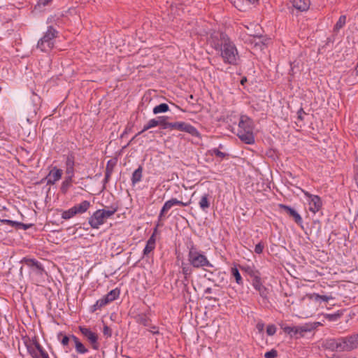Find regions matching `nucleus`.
Masks as SVG:
<instances>
[{
    "label": "nucleus",
    "instance_id": "f257e3e1",
    "mask_svg": "<svg viewBox=\"0 0 358 358\" xmlns=\"http://www.w3.org/2000/svg\"><path fill=\"white\" fill-rule=\"evenodd\" d=\"M210 45L218 51L222 61L226 64L236 66L240 59L238 51L234 43L223 33L213 35L209 40Z\"/></svg>",
    "mask_w": 358,
    "mask_h": 358
},
{
    "label": "nucleus",
    "instance_id": "f03ea898",
    "mask_svg": "<svg viewBox=\"0 0 358 358\" xmlns=\"http://www.w3.org/2000/svg\"><path fill=\"white\" fill-rule=\"evenodd\" d=\"M253 121L247 115H241L238 122L237 136L241 141L252 145L255 143Z\"/></svg>",
    "mask_w": 358,
    "mask_h": 358
},
{
    "label": "nucleus",
    "instance_id": "7ed1b4c3",
    "mask_svg": "<svg viewBox=\"0 0 358 358\" xmlns=\"http://www.w3.org/2000/svg\"><path fill=\"white\" fill-rule=\"evenodd\" d=\"M187 260L194 268L213 267V265L209 262L204 253L194 246H192L189 250Z\"/></svg>",
    "mask_w": 358,
    "mask_h": 358
},
{
    "label": "nucleus",
    "instance_id": "20e7f679",
    "mask_svg": "<svg viewBox=\"0 0 358 358\" xmlns=\"http://www.w3.org/2000/svg\"><path fill=\"white\" fill-rule=\"evenodd\" d=\"M117 210V208L113 206L110 210L99 209L88 218V223L92 229H98L106 222V219L113 216Z\"/></svg>",
    "mask_w": 358,
    "mask_h": 358
},
{
    "label": "nucleus",
    "instance_id": "39448f33",
    "mask_svg": "<svg viewBox=\"0 0 358 358\" xmlns=\"http://www.w3.org/2000/svg\"><path fill=\"white\" fill-rule=\"evenodd\" d=\"M57 34L58 32L52 26L48 27L43 36L38 41L37 48L42 52L50 51L54 47L55 39L57 38Z\"/></svg>",
    "mask_w": 358,
    "mask_h": 358
},
{
    "label": "nucleus",
    "instance_id": "423d86ee",
    "mask_svg": "<svg viewBox=\"0 0 358 358\" xmlns=\"http://www.w3.org/2000/svg\"><path fill=\"white\" fill-rule=\"evenodd\" d=\"M169 129L185 131L195 137L200 136V133L194 126L185 122H171Z\"/></svg>",
    "mask_w": 358,
    "mask_h": 358
},
{
    "label": "nucleus",
    "instance_id": "0eeeda50",
    "mask_svg": "<svg viewBox=\"0 0 358 358\" xmlns=\"http://www.w3.org/2000/svg\"><path fill=\"white\" fill-rule=\"evenodd\" d=\"M79 330L85 338L91 345L92 348L96 350H99L100 345L98 341V334L92 331L90 328L85 327H79Z\"/></svg>",
    "mask_w": 358,
    "mask_h": 358
},
{
    "label": "nucleus",
    "instance_id": "6e6552de",
    "mask_svg": "<svg viewBox=\"0 0 358 358\" xmlns=\"http://www.w3.org/2000/svg\"><path fill=\"white\" fill-rule=\"evenodd\" d=\"M304 195L308 201L309 210L313 213L318 212L322 207L321 199L317 195H313L308 192L303 190Z\"/></svg>",
    "mask_w": 358,
    "mask_h": 358
},
{
    "label": "nucleus",
    "instance_id": "1a4fd4ad",
    "mask_svg": "<svg viewBox=\"0 0 358 358\" xmlns=\"http://www.w3.org/2000/svg\"><path fill=\"white\" fill-rule=\"evenodd\" d=\"M282 329L285 333L290 335L291 337L296 336L299 335L300 337L303 336V334L308 331V329L304 326H296V327H284Z\"/></svg>",
    "mask_w": 358,
    "mask_h": 358
},
{
    "label": "nucleus",
    "instance_id": "9d476101",
    "mask_svg": "<svg viewBox=\"0 0 358 358\" xmlns=\"http://www.w3.org/2000/svg\"><path fill=\"white\" fill-rule=\"evenodd\" d=\"M63 171L62 169L54 166L46 176L47 184L54 185L62 178Z\"/></svg>",
    "mask_w": 358,
    "mask_h": 358
},
{
    "label": "nucleus",
    "instance_id": "9b49d317",
    "mask_svg": "<svg viewBox=\"0 0 358 358\" xmlns=\"http://www.w3.org/2000/svg\"><path fill=\"white\" fill-rule=\"evenodd\" d=\"M23 262L32 269L33 272L38 275H42L45 271L42 264L34 259L24 258Z\"/></svg>",
    "mask_w": 358,
    "mask_h": 358
},
{
    "label": "nucleus",
    "instance_id": "f8f14e48",
    "mask_svg": "<svg viewBox=\"0 0 358 358\" xmlns=\"http://www.w3.org/2000/svg\"><path fill=\"white\" fill-rule=\"evenodd\" d=\"M346 352L358 348V333L344 336Z\"/></svg>",
    "mask_w": 358,
    "mask_h": 358
},
{
    "label": "nucleus",
    "instance_id": "ddd939ff",
    "mask_svg": "<svg viewBox=\"0 0 358 358\" xmlns=\"http://www.w3.org/2000/svg\"><path fill=\"white\" fill-rule=\"evenodd\" d=\"M252 286L253 287L259 292V295L264 298L266 299L268 295L267 289L263 285L260 277L256 275L252 279Z\"/></svg>",
    "mask_w": 358,
    "mask_h": 358
},
{
    "label": "nucleus",
    "instance_id": "4468645a",
    "mask_svg": "<svg viewBox=\"0 0 358 358\" xmlns=\"http://www.w3.org/2000/svg\"><path fill=\"white\" fill-rule=\"evenodd\" d=\"M279 207L280 209L284 210L290 217H293L296 224H302L303 220L301 215L294 208L284 204H280Z\"/></svg>",
    "mask_w": 358,
    "mask_h": 358
},
{
    "label": "nucleus",
    "instance_id": "2eb2a0df",
    "mask_svg": "<svg viewBox=\"0 0 358 358\" xmlns=\"http://www.w3.org/2000/svg\"><path fill=\"white\" fill-rule=\"evenodd\" d=\"M155 233H153L146 243L145 247L143 250V255L148 256L155 248Z\"/></svg>",
    "mask_w": 358,
    "mask_h": 358
},
{
    "label": "nucleus",
    "instance_id": "dca6fc26",
    "mask_svg": "<svg viewBox=\"0 0 358 358\" xmlns=\"http://www.w3.org/2000/svg\"><path fill=\"white\" fill-rule=\"evenodd\" d=\"M210 199L211 196L208 193L203 194L201 196V199L199 200V206L203 211L206 212L207 210L210 208Z\"/></svg>",
    "mask_w": 358,
    "mask_h": 358
},
{
    "label": "nucleus",
    "instance_id": "f3484780",
    "mask_svg": "<svg viewBox=\"0 0 358 358\" xmlns=\"http://www.w3.org/2000/svg\"><path fill=\"white\" fill-rule=\"evenodd\" d=\"M71 339L75 344L76 351L78 354H85L88 352V349L82 343V342L74 335H71Z\"/></svg>",
    "mask_w": 358,
    "mask_h": 358
},
{
    "label": "nucleus",
    "instance_id": "a211bd4d",
    "mask_svg": "<svg viewBox=\"0 0 358 358\" xmlns=\"http://www.w3.org/2000/svg\"><path fill=\"white\" fill-rule=\"evenodd\" d=\"M292 6L300 11H305L309 8L310 1L309 0H293Z\"/></svg>",
    "mask_w": 358,
    "mask_h": 358
},
{
    "label": "nucleus",
    "instance_id": "6ab92c4d",
    "mask_svg": "<svg viewBox=\"0 0 358 358\" xmlns=\"http://www.w3.org/2000/svg\"><path fill=\"white\" fill-rule=\"evenodd\" d=\"M90 207V201L85 200L83 201L80 203L76 204L73 206L74 210L76 211V215L77 214H83L87 211V210Z\"/></svg>",
    "mask_w": 358,
    "mask_h": 358
},
{
    "label": "nucleus",
    "instance_id": "aec40b11",
    "mask_svg": "<svg viewBox=\"0 0 358 358\" xmlns=\"http://www.w3.org/2000/svg\"><path fill=\"white\" fill-rule=\"evenodd\" d=\"M322 347L325 350L335 351V338H329L322 341Z\"/></svg>",
    "mask_w": 358,
    "mask_h": 358
},
{
    "label": "nucleus",
    "instance_id": "412c9836",
    "mask_svg": "<svg viewBox=\"0 0 358 358\" xmlns=\"http://www.w3.org/2000/svg\"><path fill=\"white\" fill-rule=\"evenodd\" d=\"M335 351L346 352L344 336L335 338Z\"/></svg>",
    "mask_w": 358,
    "mask_h": 358
},
{
    "label": "nucleus",
    "instance_id": "4be33fe9",
    "mask_svg": "<svg viewBox=\"0 0 358 358\" xmlns=\"http://www.w3.org/2000/svg\"><path fill=\"white\" fill-rule=\"evenodd\" d=\"M142 173L143 168L141 166L134 171L131 176V182L133 185H136V183L139 182L141 180L143 176Z\"/></svg>",
    "mask_w": 358,
    "mask_h": 358
},
{
    "label": "nucleus",
    "instance_id": "5701e85b",
    "mask_svg": "<svg viewBox=\"0 0 358 358\" xmlns=\"http://www.w3.org/2000/svg\"><path fill=\"white\" fill-rule=\"evenodd\" d=\"M137 323L141 324L145 327H149L150 319L144 313L138 314L135 317Z\"/></svg>",
    "mask_w": 358,
    "mask_h": 358
},
{
    "label": "nucleus",
    "instance_id": "b1692460",
    "mask_svg": "<svg viewBox=\"0 0 358 358\" xmlns=\"http://www.w3.org/2000/svg\"><path fill=\"white\" fill-rule=\"evenodd\" d=\"M157 126H159L157 118L151 119L148 122V123L144 125L143 129L141 131H139L138 134H136V136L141 135L145 131H147L151 128L155 127Z\"/></svg>",
    "mask_w": 358,
    "mask_h": 358
},
{
    "label": "nucleus",
    "instance_id": "393cba45",
    "mask_svg": "<svg viewBox=\"0 0 358 358\" xmlns=\"http://www.w3.org/2000/svg\"><path fill=\"white\" fill-rule=\"evenodd\" d=\"M173 206H174L173 199L166 201L160 210L159 219H162V217L164 216L165 213H167Z\"/></svg>",
    "mask_w": 358,
    "mask_h": 358
},
{
    "label": "nucleus",
    "instance_id": "a878e982",
    "mask_svg": "<svg viewBox=\"0 0 358 358\" xmlns=\"http://www.w3.org/2000/svg\"><path fill=\"white\" fill-rule=\"evenodd\" d=\"M31 342L33 344L34 347L35 348L36 352H38L43 358H50L48 353L43 350V347L36 339L33 340Z\"/></svg>",
    "mask_w": 358,
    "mask_h": 358
},
{
    "label": "nucleus",
    "instance_id": "bb28decb",
    "mask_svg": "<svg viewBox=\"0 0 358 358\" xmlns=\"http://www.w3.org/2000/svg\"><path fill=\"white\" fill-rule=\"evenodd\" d=\"M169 117L168 116H159L157 117L159 125H160L163 129H169L170 127L171 122L168 121Z\"/></svg>",
    "mask_w": 358,
    "mask_h": 358
},
{
    "label": "nucleus",
    "instance_id": "cd10ccee",
    "mask_svg": "<svg viewBox=\"0 0 358 358\" xmlns=\"http://www.w3.org/2000/svg\"><path fill=\"white\" fill-rule=\"evenodd\" d=\"M120 291L117 289H115L109 292L104 297L107 299L108 303L113 301L119 297Z\"/></svg>",
    "mask_w": 358,
    "mask_h": 358
},
{
    "label": "nucleus",
    "instance_id": "c85d7f7f",
    "mask_svg": "<svg viewBox=\"0 0 358 358\" xmlns=\"http://www.w3.org/2000/svg\"><path fill=\"white\" fill-rule=\"evenodd\" d=\"M108 303H109L108 301L103 296L101 299L97 300L96 303L93 305L92 311L100 310L102 307L105 306Z\"/></svg>",
    "mask_w": 358,
    "mask_h": 358
},
{
    "label": "nucleus",
    "instance_id": "c756f323",
    "mask_svg": "<svg viewBox=\"0 0 358 358\" xmlns=\"http://www.w3.org/2000/svg\"><path fill=\"white\" fill-rule=\"evenodd\" d=\"M169 110V107L168 104H166L165 103H161V104H159L158 106H156L153 108L152 112H153V113L155 115H156V114H158V113H166Z\"/></svg>",
    "mask_w": 358,
    "mask_h": 358
},
{
    "label": "nucleus",
    "instance_id": "7c9ffc66",
    "mask_svg": "<svg viewBox=\"0 0 358 358\" xmlns=\"http://www.w3.org/2000/svg\"><path fill=\"white\" fill-rule=\"evenodd\" d=\"M75 215H76V211L74 210L73 208L71 207L66 210H62L61 217L64 220H69L73 217Z\"/></svg>",
    "mask_w": 358,
    "mask_h": 358
},
{
    "label": "nucleus",
    "instance_id": "2f4dec72",
    "mask_svg": "<svg viewBox=\"0 0 358 358\" xmlns=\"http://www.w3.org/2000/svg\"><path fill=\"white\" fill-rule=\"evenodd\" d=\"M231 275L235 278L236 282L238 285H243V280L239 273L238 269L235 266L231 268Z\"/></svg>",
    "mask_w": 358,
    "mask_h": 358
},
{
    "label": "nucleus",
    "instance_id": "473e14b6",
    "mask_svg": "<svg viewBox=\"0 0 358 358\" xmlns=\"http://www.w3.org/2000/svg\"><path fill=\"white\" fill-rule=\"evenodd\" d=\"M346 23V15L340 16L338 20L336 23L334 30V31H338L341 29H342Z\"/></svg>",
    "mask_w": 358,
    "mask_h": 358
},
{
    "label": "nucleus",
    "instance_id": "72a5a7b5",
    "mask_svg": "<svg viewBox=\"0 0 358 358\" xmlns=\"http://www.w3.org/2000/svg\"><path fill=\"white\" fill-rule=\"evenodd\" d=\"M72 180V178L66 177L65 180L62 182L61 186V191L63 193H66L67 192V190L71 185Z\"/></svg>",
    "mask_w": 358,
    "mask_h": 358
},
{
    "label": "nucleus",
    "instance_id": "f704fd0d",
    "mask_svg": "<svg viewBox=\"0 0 358 358\" xmlns=\"http://www.w3.org/2000/svg\"><path fill=\"white\" fill-rule=\"evenodd\" d=\"M65 165H66V167H74L75 157L73 153H70L66 155Z\"/></svg>",
    "mask_w": 358,
    "mask_h": 358
},
{
    "label": "nucleus",
    "instance_id": "c9c22d12",
    "mask_svg": "<svg viewBox=\"0 0 358 358\" xmlns=\"http://www.w3.org/2000/svg\"><path fill=\"white\" fill-rule=\"evenodd\" d=\"M26 346L28 352L33 358H38V354L36 352L31 342H29V343L26 344Z\"/></svg>",
    "mask_w": 358,
    "mask_h": 358
},
{
    "label": "nucleus",
    "instance_id": "e433bc0d",
    "mask_svg": "<svg viewBox=\"0 0 358 358\" xmlns=\"http://www.w3.org/2000/svg\"><path fill=\"white\" fill-rule=\"evenodd\" d=\"M341 315L342 313L338 311L337 313L333 314H326L324 317L330 322H336L341 317Z\"/></svg>",
    "mask_w": 358,
    "mask_h": 358
},
{
    "label": "nucleus",
    "instance_id": "4c0bfd02",
    "mask_svg": "<svg viewBox=\"0 0 358 358\" xmlns=\"http://www.w3.org/2000/svg\"><path fill=\"white\" fill-rule=\"evenodd\" d=\"M313 298L315 301H323L325 302H328L329 300L333 299V297L331 296H327V295H320L319 294H313Z\"/></svg>",
    "mask_w": 358,
    "mask_h": 358
},
{
    "label": "nucleus",
    "instance_id": "58836bf2",
    "mask_svg": "<svg viewBox=\"0 0 358 358\" xmlns=\"http://www.w3.org/2000/svg\"><path fill=\"white\" fill-rule=\"evenodd\" d=\"M193 272V267L192 265H189L187 267L182 268V273L184 275L185 279L187 280Z\"/></svg>",
    "mask_w": 358,
    "mask_h": 358
},
{
    "label": "nucleus",
    "instance_id": "ea45409f",
    "mask_svg": "<svg viewBox=\"0 0 358 358\" xmlns=\"http://www.w3.org/2000/svg\"><path fill=\"white\" fill-rule=\"evenodd\" d=\"M212 155H214L215 157L220 158L221 159L225 158L228 155L225 152H221L217 148H213L210 150Z\"/></svg>",
    "mask_w": 358,
    "mask_h": 358
},
{
    "label": "nucleus",
    "instance_id": "a19ab883",
    "mask_svg": "<svg viewBox=\"0 0 358 358\" xmlns=\"http://www.w3.org/2000/svg\"><path fill=\"white\" fill-rule=\"evenodd\" d=\"M59 337H62L60 342L63 346H66L69 343V340L71 339V336L64 335L62 333L58 334V338Z\"/></svg>",
    "mask_w": 358,
    "mask_h": 358
},
{
    "label": "nucleus",
    "instance_id": "79ce46f5",
    "mask_svg": "<svg viewBox=\"0 0 358 358\" xmlns=\"http://www.w3.org/2000/svg\"><path fill=\"white\" fill-rule=\"evenodd\" d=\"M277 328L274 324H269L266 328V334L268 336H273L276 333Z\"/></svg>",
    "mask_w": 358,
    "mask_h": 358
},
{
    "label": "nucleus",
    "instance_id": "37998d69",
    "mask_svg": "<svg viewBox=\"0 0 358 358\" xmlns=\"http://www.w3.org/2000/svg\"><path fill=\"white\" fill-rule=\"evenodd\" d=\"M112 172H113L112 169H110L108 167V166H107L106 169L105 178L103 180L104 183H107L109 181V179L112 174Z\"/></svg>",
    "mask_w": 358,
    "mask_h": 358
},
{
    "label": "nucleus",
    "instance_id": "c03bdc74",
    "mask_svg": "<svg viewBox=\"0 0 358 358\" xmlns=\"http://www.w3.org/2000/svg\"><path fill=\"white\" fill-rule=\"evenodd\" d=\"M278 356V352L275 349H272L271 350L267 352L264 355L265 358H275Z\"/></svg>",
    "mask_w": 358,
    "mask_h": 358
},
{
    "label": "nucleus",
    "instance_id": "a18cd8bd",
    "mask_svg": "<svg viewBox=\"0 0 358 358\" xmlns=\"http://www.w3.org/2000/svg\"><path fill=\"white\" fill-rule=\"evenodd\" d=\"M74 167H66V173L67 178H72L74 177Z\"/></svg>",
    "mask_w": 358,
    "mask_h": 358
},
{
    "label": "nucleus",
    "instance_id": "49530a36",
    "mask_svg": "<svg viewBox=\"0 0 358 358\" xmlns=\"http://www.w3.org/2000/svg\"><path fill=\"white\" fill-rule=\"evenodd\" d=\"M103 334L106 337H110L112 336V329L107 325H104L103 328Z\"/></svg>",
    "mask_w": 358,
    "mask_h": 358
},
{
    "label": "nucleus",
    "instance_id": "de8ad7c7",
    "mask_svg": "<svg viewBox=\"0 0 358 358\" xmlns=\"http://www.w3.org/2000/svg\"><path fill=\"white\" fill-rule=\"evenodd\" d=\"M264 248V245L262 243H259L255 247V252L257 254H261Z\"/></svg>",
    "mask_w": 358,
    "mask_h": 358
},
{
    "label": "nucleus",
    "instance_id": "09e8293b",
    "mask_svg": "<svg viewBox=\"0 0 358 358\" xmlns=\"http://www.w3.org/2000/svg\"><path fill=\"white\" fill-rule=\"evenodd\" d=\"M148 327L150 328L148 331L150 332H151L152 334L155 335V334H159L158 327L155 326V325H151V324L150 323V326Z\"/></svg>",
    "mask_w": 358,
    "mask_h": 358
},
{
    "label": "nucleus",
    "instance_id": "8fccbe9b",
    "mask_svg": "<svg viewBox=\"0 0 358 358\" xmlns=\"http://www.w3.org/2000/svg\"><path fill=\"white\" fill-rule=\"evenodd\" d=\"M173 201L174 206L178 205V206H187L189 203V202H185V203L182 202L181 201L178 200L176 198H173Z\"/></svg>",
    "mask_w": 358,
    "mask_h": 358
},
{
    "label": "nucleus",
    "instance_id": "3c124183",
    "mask_svg": "<svg viewBox=\"0 0 358 358\" xmlns=\"http://www.w3.org/2000/svg\"><path fill=\"white\" fill-rule=\"evenodd\" d=\"M256 327L259 332H262L264 329V324L262 322H259L257 324Z\"/></svg>",
    "mask_w": 358,
    "mask_h": 358
},
{
    "label": "nucleus",
    "instance_id": "603ef678",
    "mask_svg": "<svg viewBox=\"0 0 358 358\" xmlns=\"http://www.w3.org/2000/svg\"><path fill=\"white\" fill-rule=\"evenodd\" d=\"M303 114H305V112L303 111V108H300L298 112V119L302 120H303Z\"/></svg>",
    "mask_w": 358,
    "mask_h": 358
},
{
    "label": "nucleus",
    "instance_id": "864d4df0",
    "mask_svg": "<svg viewBox=\"0 0 358 358\" xmlns=\"http://www.w3.org/2000/svg\"><path fill=\"white\" fill-rule=\"evenodd\" d=\"M31 226H32L31 224H24L22 222L20 229L27 230V229H29L30 227H31Z\"/></svg>",
    "mask_w": 358,
    "mask_h": 358
},
{
    "label": "nucleus",
    "instance_id": "5fc2aeb1",
    "mask_svg": "<svg viewBox=\"0 0 358 358\" xmlns=\"http://www.w3.org/2000/svg\"><path fill=\"white\" fill-rule=\"evenodd\" d=\"M1 222L4 223V224H8L10 226H13V224H14V221L13 220H1Z\"/></svg>",
    "mask_w": 358,
    "mask_h": 358
},
{
    "label": "nucleus",
    "instance_id": "6e6d98bb",
    "mask_svg": "<svg viewBox=\"0 0 358 358\" xmlns=\"http://www.w3.org/2000/svg\"><path fill=\"white\" fill-rule=\"evenodd\" d=\"M189 265H190L189 262H188V263H186V262L182 261L180 268H185V267L188 266Z\"/></svg>",
    "mask_w": 358,
    "mask_h": 358
},
{
    "label": "nucleus",
    "instance_id": "4d7b16f0",
    "mask_svg": "<svg viewBox=\"0 0 358 358\" xmlns=\"http://www.w3.org/2000/svg\"><path fill=\"white\" fill-rule=\"evenodd\" d=\"M51 0H40V2L43 4V5H46L49 1H50Z\"/></svg>",
    "mask_w": 358,
    "mask_h": 358
},
{
    "label": "nucleus",
    "instance_id": "13d9d810",
    "mask_svg": "<svg viewBox=\"0 0 358 358\" xmlns=\"http://www.w3.org/2000/svg\"><path fill=\"white\" fill-rule=\"evenodd\" d=\"M246 81H247V78H246L245 77H244V78H243L241 79V84L242 85H244V83H245Z\"/></svg>",
    "mask_w": 358,
    "mask_h": 358
},
{
    "label": "nucleus",
    "instance_id": "bf43d9fd",
    "mask_svg": "<svg viewBox=\"0 0 358 358\" xmlns=\"http://www.w3.org/2000/svg\"><path fill=\"white\" fill-rule=\"evenodd\" d=\"M17 224H19V222L14 221V224H13V227H17Z\"/></svg>",
    "mask_w": 358,
    "mask_h": 358
},
{
    "label": "nucleus",
    "instance_id": "052dcab7",
    "mask_svg": "<svg viewBox=\"0 0 358 358\" xmlns=\"http://www.w3.org/2000/svg\"><path fill=\"white\" fill-rule=\"evenodd\" d=\"M325 358H338V355H334L331 357L327 356Z\"/></svg>",
    "mask_w": 358,
    "mask_h": 358
},
{
    "label": "nucleus",
    "instance_id": "680f3d73",
    "mask_svg": "<svg viewBox=\"0 0 358 358\" xmlns=\"http://www.w3.org/2000/svg\"><path fill=\"white\" fill-rule=\"evenodd\" d=\"M206 293H210L211 292V288H207L205 291Z\"/></svg>",
    "mask_w": 358,
    "mask_h": 358
},
{
    "label": "nucleus",
    "instance_id": "e2e57ef3",
    "mask_svg": "<svg viewBox=\"0 0 358 358\" xmlns=\"http://www.w3.org/2000/svg\"><path fill=\"white\" fill-rule=\"evenodd\" d=\"M21 225H22V222H19V224H17V227H16V228H17V229H20Z\"/></svg>",
    "mask_w": 358,
    "mask_h": 358
},
{
    "label": "nucleus",
    "instance_id": "0e129e2a",
    "mask_svg": "<svg viewBox=\"0 0 358 358\" xmlns=\"http://www.w3.org/2000/svg\"><path fill=\"white\" fill-rule=\"evenodd\" d=\"M356 71H357V72L358 73V64H357V66H356Z\"/></svg>",
    "mask_w": 358,
    "mask_h": 358
},
{
    "label": "nucleus",
    "instance_id": "69168bd1",
    "mask_svg": "<svg viewBox=\"0 0 358 358\" xmlns=\"http://www.w3.org/2000/svg\"><path fill=\"white\" fill-rule=\"evenodd\" d=\"M137 136L136 135L132 139H131V141H133V140Z\"/></svg>",
    "mask_w": 358,
    "mask_h": 358
},
{
    "label": "nucleus",
    "instance_id": "338daca9",
    "mask_svg": "<svg viewBox=\"0 0 358 358\" xmlns=\"http://www.w3.org/2000/svg\"><path fill=\"white\" fill-rule=\"evenodd\" d=\"M73 358H78V357L76 355H73Z\"/></svg>",
    "mask_w": 358,
    "mask_h": 358
},
{
    "label": "nucleus",
    "instance_id": "774afa93",
    "mask_svg": "<svg viewBox=\"0 0 358 358\" xmlns=\"http://www.w3.org/2000/svg\"><path fill=\"white\" fill-rule=\"evenodd\" d=\"M346 358H356V357H346Z\"/></svg>",
    "mask_w": 358,
    "mask_h": 358
}]
</instances>
